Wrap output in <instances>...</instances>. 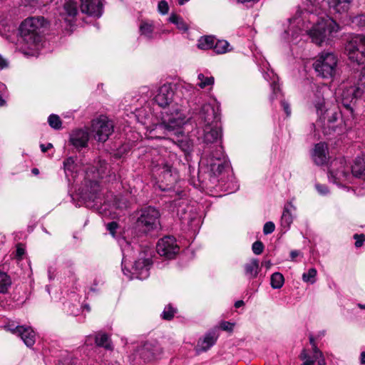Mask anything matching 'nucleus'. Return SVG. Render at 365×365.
Masks as SVG:
<instances>
[{"mask_svg": "<svg viewBox=\"0 0 365 365\" xmlns=\"http://www.w3.org/2000/svg\"><path fill=\"white\" fill-rule=\"evenodd\" d=\"M349 59L358 65L365 63V36L356 35L350 38L345 45Z\"/></svg>", "mask_w": 365, "mask_h": 365, "instance_id": "obj_7", "label": "nucleus"}, {"mask_svg": "<svg viewBox=\"0 0 365 365\" xmlns=\"http://www.w3.org/2000/svg\"><path fill=\"white\" fill-rule=\"evenodd\" d=\"M259 272V267L258 259H252L245 264V274L250 279L256 278Z\"/></svg>", "mask_w": 365, "mask_h": 365, "instance_id": "obj_29", "label": "nucleus"}, {"mask_svg": "<svg viewBox=\"0 0 365 365\" xmlns=\"http://www.w3.org/2000/svg\"><path fill=\"white\" fill-rule=\"evenodd\" d=\"M315 187L317 192L322 195H326L329 192L328 187L326 185L317 183L315 185Z\"/></svg>", "mask_w": 365, "mask_h": 365, "instance_id": "obj_47", "label": "nucleus"}, {"mask_svg": "<svg viewBox=\"0 0 365 365\" xmlns=\"http://www.w3.org/2000/svg\"><path fill=\"white\" fill-rule=\"evenodd\" d=\"M351 179L354 176L357 178H365V162L362 158H356L354 165L351 166Z\"/></svg>", "mask_w": 365, "mask_h": 365, "instance_id": "obj_30", "label": "nucleus"}, {"mask_svg": "<svg viewBox=\"0 0 365 365\" xmlns=\"http://www.w3.org/2000/svg\"><path fill=\"white\" fill-rule=\"evenodd\" d=\"M99 191L100 185L97 181L86 180L84 185L78 190L77 195L82 203L89 207L91 202L98 199Z\"/></svg>", "mask_w": 365, "mask_h": 365, "instance_id": "obj_13", "label": "nucleus"}, {"mask_svg": "<svg viewBox=\"0 0 365 365\" xmlns=\"http://www.w3.org/2000/svg\"><path fill=\"white\" fill-rule=\"evenodd\" d=\"M259 0H237L238 3L246 4L248 6V4H250L252 6V4L258 2Z\"/></svg>", "mask_w": 365, "mask_h": 365, "instance_id": "obj_59", "label": "nucleus"}, {"mask_svg": "<svg viewBox=\"0 0 365 365\" xmlns=\"http://www.w3.org/2000/svg\"><path fill=\"white\" fill-rule=\"evenodd\" d=\"M200 129L202 130V133L199 134V139L205 144L203 150L211 151L210 149L216 148L217 145H215L221 140L222 138V128L219 123H215L212 125L197 126Z\"/></svg>", "mask_w": 365, "mask_h": 365, "instance_id": "obj_11", "label": "nucleus"}, {"mask_svg": "<svg viewBox=\"0 0 365 365\" xmlns=\"http://www.w3.org/2000/svg\"><path fill=\"white\" fill-rule=\"evenodd\" d=\"M327 147L324 143H319L315 145L312 155L314 163L318 165H322L327 161Z\"/></svg>", "mask_w": 365, "mask_h": 365, "instance_id": "obj_26", "label": "nucleus"}, {"mask_svg": "<svg viewBox=\"0 0 365 365\" xmlns=\"http://www.w3.org/2000/svg\"><path fill=\"white\" fill-rule=\"evenodd\" d=\"M197 79L200 81L197 85L201 88H205L207 86L213 85L215 81V79L212 76L206 77L202 73L198 74Z\"/></svg>", "mask_w": 365, "mask_h": 365, "instance_id": "obj_37", "label": "nucleus"}, {"mask_svg": "<svg viewBox=\"0 0 365 365\" xmlns=\"http://www.w3.org/2000/svg\"><path fill=\"white\" fill-rule=\"evenodd\" d=\"M113 123L106 117L93 120L91 125V133L98 142H106L113 132Z\"/></svg>", "mask_w": 365, "mask_h": 365, "instance_id": "obj_12", "label": "nucleus"}, {"mask_svg": "<svg viewBox=\"0 0 365 365\" xmlns=\"http://www.w3.org/2000/svg\"><path fill=\"white\" fill-rule=\"evenodd\" d=\"M9 66V61L0 55V70L6 68Z\"/></svg>", "mask_w": 365, "mask_h": 365, "instance_id": "obj_57", "label": "nucleus"}, {"mask_svg": "<svg viewBox=\"0 0 365 365\" xmlns=\"http://www.w3.org/2000/svg\"><path fill=\"white\" fill-rule=\"evenodd\" d=\"M48 123L49 125L56 130H58L61 128L62 122L58 115L51 114L48 118Z\"/></svg>", "mask_w": 365, "mask_h": 365, "instance_id": "obj_40", "label": "nucleus"}, {"mask_svg": "<svg viewBox=\"0 0 365 365\" xmlns=\"http://www.w3.org/2000/svg\"><path fill=\"white\" fill-rule=\"evenodd\" d=\"M314 106L318 115L324 120L327 118L328 126L331 128L333 131H336V128L333 124L338 120L340 113L336 110H327L324 113H323L324 99L319 91L317 93V100L314 102Z\"/></svg>", "mask_w": 365, "mask_h": 365, "instance_id": "obj_18", "label": "nucleus"}, {"mask_svg": "<svg viewBox=\"0 0 365 365\" xmlns=\"http://www.w3.org/2000/svg\"><path fill=\"white\" fill-rule=\"evenodd\" d=\"M44 23L45 19L42 16L27 18L21 23L19 29L21 37L28 48H33L41 42Z\"/></svg>", "mask_w": 365, "mask_h": 365, "instance_id": "obj_3", "label": "nucleus"}, {"mask_svg": "<svg viewBox=\"0 0 365 365\" xmlns=\"http://www.w3.org/2000/svg\"><path fill=\"white\" fill-rule=\"evenodd\" d=\"M60 14L66 21L72 22L78 14V6L76 0H65Z\"/></svg>", "mask_w": 365, "mask_h": 365, "instance_id": "obj_23", "label": "nucleus"}, {"mask_svg": "<svg viewBox=\"0 0 365 365\" xmlns=\"http://www.w3.org/2000/svg\"><path fill=\"white\" fill-rule=\"evenodd\" d=\"M360 362L361 364L365 365V351H362L360 354Z\"/></svg>", "mask_w": 365, "mask_h": 365, "instance_id": "obj_64", "label": "nucleus"}, {"mask_svg": "<svg viewBox=\"0 0 365 365\" xmlns=\"http://www.w3.org/2000/svg\"><path fill=\"white\" fill-rule=\"evenodd\" d=\"M175 312L176 310L173 307L168 305L165 307L162 313V317L164 319L170 320L173 318Z\"/></svg>", "mask_w": 365, "mask_h": 365, "instance_id": "obj_43", "label": "nucleus"}, {"mask_svg": "<svg viewBox=\"0 0 365 365\" xmlns=\"http://www.w3.org/2000/svg\"><path fill=\"white\" fill-rule=\"evenodd\" d=\"M158 11L163 14H165L168 13V5L165 1H160L158 3Z\"/></svg>", "mask_w": 365, "mask_h": 365, "instance_id": "obj_49", "label": "nucleus"}, {"mask_svg": "<svg viewBox=\"0 0 365 365\" xmlns=\"http://www.w3.org/2000/svg\"><path fill=\"white\" fill-rule=\"evenodd\" d=\"M135 227L139 232L148 234L160 227L159 210L153 206H145L136 211Z\"/></svg>", "mask_w": 365, "mask_h": 365, "instance_id": "obj_4", "label": "nucleus"}, {"mask_svg": "<svg viewBox=\"0 0 365 365\" xmlns=\"http://www.w3.org/2000/svg\"><path fill=\"white\" fill-rule=\"evenodd\" d=\"M281 105H282L284 112L286 113L287 115L289 116L291 114V109L289 107V104L287 102L282 101L281 102Z\"/></svg>", "mask_w": 365, "mask_h": 365, "instance_id": "obj_56", "label": "nucleus"}, {"mask_svg": "<svg viewBox=\"0 0 365 365\" xmlns=\"http://www.w3.org/2000/svg\"><path fill=\"white\" fill-rule=\"evenodd\" d=\"M24 253H25L24 248L21 245H18L16 251V257L19 259H21L23 255H24Z\"/></svg>", "mask_w": 365, "mask_h": 365, "instance_id": "obj_53", "label": "nucleus"}, {"mask_svg": "<svg viewBox=\"0 0 365 365\" xmlns=\"http://www.w3.org/2000/svg\"><path fill=\"white\" fill-rule=\"evenodd\" d=\"M299 252L297 250H292L291 252H290V257H291V259L293 260L294 259L295 257H297L298 255H299Z\"/></svg>", "mask_w": 365, "mask_h": 365, "instance_id": "obj_62", "label": "nucleus"}, {"mask_svg": "<svg viewBox=\"0 0 365 365\" xmlns=\"http://www.w3.org/2000/svg\"><path fill=\"white\" fill-rule=\"evenodd\" d=\"M174 95L172 84L165 83L158 89L154 101L160 107L165 108L173 103Z\"/></svg>", "mask_w": 365, "mask_h": 365, "instance_id": "obj_20", "label": "nucleus"}, {"mask_svg": "<svg viewBox=\"0 0 365 365\" xmlns=\"http://www.w3.org/2000/svg\"><path fill=\"white\" fill-rule=\"evenodd\" d=\"M53 145L51 143H48L47 145L41 144L40 148L43 153H46L48 149L51 148Z\"/></svg>", "mask_w": 365, "mask_h": 365, "instance_id": "obj_60", "label": "nucleus"}, {"mask_svg": "<svg viewBox=\"0 0 365 365\" xmlns=\"http://www.w3.org/2000/svg\"><path fill=\"white\" fill-rule=\"evenodd\" d=\"M140 34L148 39L153 38V26L148 23H142L140 26Z\"/></svg>", "mask_w": 365, "mask_h": 365, "instance_id": "obj_38", "label": "nucleus"}, {"mask_svg": "<svg viewBox=\"0 0 365 365\" xmlns=\"http://www.w3.org/2000/svg\"><path fill=\"white\" fill-rule=\"evenodd\" d=\"M215 38L212 36H205L198 40L197 47L200 49L207 50L214 47Z\"/></svg>", "mask_w": 365, "mask_h": 365, "instance_id": "obj_31", "label": "nucleus"}, {"mask_svg": "<svg viewBox=\"0 0 365 365\" xmlns=\"http://www.w3.org/2000/svg\"><path fill=\"white\" fill-rule=\"evenodd\" d=\"M275 225L272 222H267L263 227V232L264 235H269L274 231Z\"/></svg>", "mask_w": 365, "mask_h": 365, "instance_id": "obj_46", "label": "nucleus"}, {"mask_svg": "<svg viewBox=\"0 0 365 365\" xmlns=\"http://www.w3.org/2000/svg\"><path fill=\"white\" fill-rule=\"evenodd\" d=\"M309 343L312 346L313 355L309 356L306 349H303L301 354L300 359L304 360V363L302 365H314V362L317 361L318 365H325L326 361L322 352L317 348L314 338L312 335H310Z\"/></svg>", "mask_w": 365, "mask_h": 365, "instance_id": "obj_19", "label": "nucleus"}, {"mask_svg": "<svg viewBox=\"0 0 365 365\" xmlns=\"http://www.w3.org/2000/svg\"><path fill=\"white\" fill-rule=\"evenodd\" d=\"M137 353L145 362H150L160 357L163 348L155 340L148 341L138 349Z\"/></svg>", "mask_w": 365, "mask_h": 365, "instance_id": "obj_14", "label": "nucleus"}, {"mask_svg": "<svg viewBox=\"0 0 365 365\" xmlns=\"http://www.w3.org/2000/svg\"><path fill=\"white\" fill-rule=\"evenodd\" d=\"M89 135L87 130L78 129L74 130L70 137L71 143L77 149L86 148L88 145Z\"/></svg>", "mask_w": 365, "mask_h": 365, "instance_id": "obj_22", "label": "nucleus"}, {"mask_svg": "<svg viewBox=\"0 0 365 365\" xmlns=\"http://www.w3.org/2000/svg\"><path fill=\"white\" fill-rule=\"evenodd\" d=\"M284 283V278L280 272H274L271 275L270 285L273 289H280Z\"/></svg>", "mask_w": 365, "mask_h": 365, "instance_id": "obj_35", "label": "nucleus"}, {"mask_svg": "<svg viewBox=\"0 0 365 365\" xmlns=\"http://www.w3.org/2000/svg\"><path fill=\"white\" fill-rule=\"evenodd\" d=\"M81 11L88 16L99 18L103 14L102 0H80Z\"/></svg>", "mask_w": 365, "mask_h": 365, "instance_id": "obj_21", "label": "nucleus"}, {"mask_svg": "<svg viewBox=\"0 0 365 365\" xmlns=\"http://www.w3.org/2000/svg\"><path fill=\"white\" fill-rule=\"evenodd\" d=\"M217 337L215 332L206 334L204 339L198 341L197 350L200 351H206L215 344Z\"/></svg>", "mask_w": 365, "mask_h": 365, "instance_id": "obj_28", "label": "nucleus"}, {"mask_svg": "<svg viewBox=\"0 0 365 365\" xmlns=\"http://www.w3.org/2000/svg\"><path fill=\"white\" fill-rule=\"evenodd\" d=\"M292 209H295L292 202H288L284 205L281 217V225L284 229V231H287L289 228L293 221L292 215L291 214Z\"/></svg>", "mask_w": 365, "mask_h": 365, "instance_id": "obj_27", "label": "nucleus"}, {"mask_svg": "<svg viewBox=\"0 0 365 365\" xmlns=\"http://www.w3.org/2000/svg\"><path fill=\"white\" fill-rule=\"evenodd\" d=\"M358 86L361 87L364 91L365 89V67L361 72V76L359 78Z\"/></svg>", "mask_w": 365, "mask_h": 365, "instance_id": "obj_50", "label": "nucleus"}, {"mask_svg": "<svg viewBox=\"0 0 365 365\" xmlns=\"http://www.w3.org/2000/svg\"><path fill=\"white\" fill-rule=\"evenodd\" d=\"M317 2V0H307V7L301 15L290 21L291 24L299 26L300 31H304L314 43L320 46L339 31V26L331 18L319 11Z\"/></svg>", "mask_w": 365, "mask_h": 365, "instance_id": "obj_1", "label": "nucleus"}, {"mask_svg": "<svg viewBox=\"0 0 365 365\" xmlns=\"http://www.w3.org/2000/svg\"><path fill=\"white\" fill-rule=\"evenodd\" d=\"M202 160L206 161V165L210 168L211 172L216 176L222 175L230 168V164L225 160L222 146L219 145L215 150H203Z\"/></svg>", "mask_w": 365, "mask_h": 365, "instance_id": "obj_5", "label": "nucleus"}, {"mask_svg": "<svg viewBox=\"0 0 365 365\" xmlns=\"http://www.w3.org/2000/svg\"><path fill=\"white\" fill-rule=\"evenodd\" d=\"M29 4H31L32 6H34L36 4H38L41 0H24Z\"/></svg>", "mask_w": 365, "mask_h": 365, "instance_id": "obj_63", "label": "nucleus"}, {"mask_svg": "<svg viewBox=\"0 0 365 365\" xmlns=\"http://www.w3.org/2000/svg\"><path fill=\"white\" fill-rule=\"evenodd\" d=\"M186 116L177 106L162 113L161 122L150 131L151 138L165 139L174 144L182 143L185 138L182 126L186 122Z\"/></svg>", "mask_w": 365, "mask_h": 365, "instance_id": "obj_2", "label": "nucleus"}, {"mask_svg": "<svg viewBox=\"0 0 365 365\" xmlns=\"http://www.w3.org/2000/svg\"><path fill=\"white\" fill-rule=\"evenodd\" d=\"M19 336L28 347H32L36 342V333L31 327L21 326L19 328Z\"/></svg>", "mask_w": 365, "mask_h": 365, "instance_id": "obj_25", "label": "nucleus"}, {"mask_svg": "<svg viewBox=\"0 0 365 365\" xmlns=\"http://www.w3.org/2000/svg\"><path fill=\"white\" fill-rule=\"evenodd\" d=\"M221 327L223 330L232 329V324L227 322H225L221 324Z\"/></svg>", "mask_w": 365, "mask_h": 365, "instance_id": "obj_61", "label": "nucleus"}, {"mask_svg": "<svg viewBox=\"0 0 365 365\" xmlns=\"http://www.w3.org/2000/svg\"><path fill=\"white\" fill-rule=\"evenodd\" d=\"M313 66L319 76L324 78H331L336 71V56L330 52H322L318 56Z\"/></svg>", "mask_w": 365, "mask_h": 365, "instance_id": "obj_6", "label": "nucleus"}, {"mask_svg": "<svg viewBox=\"0 0 365 365\" xmlns=\"http://www.w3.org/2000/svg\"><path fill=\"white\" fill-rule=\"evenodd\" d=\"M63 166L66 175L68 177V173H73L76 167L74 158L72 157L66 158L63 161Z\"/></svg>", "mask_w": 365, "mask_h": 365, "instance_id": "obj_41", "label": "nucleus"}, {"mask_svg": "<svg viewBox=\"0 0 365 365\" xmlns=\"http://www.w3.org/2000/svg\"><path fill=\"white\" fill-rule=\"evenodd\" d=\"M169 21L175 24L178 27V29L180 30H182V31H187V26L186 25V24L183 21V20L182 19V18H180V16H178V15L176 14H173L170 16L169 18Z\"/></svg>", "mask_w": 365, "mask_h": 365, "instance_id": "obj_39", "label": "nucleus"}, {"mask_svg": "<svg viewBox=\"0 0 365 365\" xmlns=\"http://www.w3.org/2000/svg\"><path fill=\"white\" fill-rule=\"evenodd\" d=\"M151 260L149 258L140 257L134 262L132 269L130 270L125 267V259L123 257L122 261V271L130 279L133 278L145 279L148 277Z\"/></svg>", "mask_w": 365, "mask_h": 365, "instance_id": "obj_10", "label": "nucleus"}, {"mask_svg": "<svg viewBox=\"0 0 365 365\" xmlns=\"http://www.w3.org/2000/svg\"><path fill=\"white\" fill-rule=\"evenodd\" d=\"M152 163L154 165V169L160 171V179L162 182H165L167 189H170L177 182V173L170 165L164 163L163 160H153Z\"/></svg>", "mask_w": 365, "mask_h": 365, "instance_id": "obj_15", "label": "nucleus"}, {"mask_svg": "<svg viewBox=\"0 0 365 365\" xmlns=\"http://www.w3.org/2000/svg\"><path fill=\"white\" fill-rule=\"evenodd\" d=\"M316 275L317 269L315 268H310L307 272H305L302 274V279L304 282L314 284L315 282Z\"/></svg>", "mask_w": 365, "mask_h": 365, "instance_id": "obj_42", "label": "nucleus"}, {"mask_svg": "<svg viewBox=\"0 0 365 365\" xmlns=\"http://www.w3.org/2000/svg\"><path fill=\"white\" fill-rule=\"evenodd\" d=\"M118 227V224L115 222H109L107 225V229L110 231L112 235H114L115 230Z\"/></svg>", "mask_w": 365, "mask_h": 365, "instance_id": "obj_54", "label": "nucleus"}, {"mask_svg": "<svg viewBox=\"0 0 365 365\" xmlns=\"http://www.w3.org/2000/svg\"><path fill=\"white\" fill-rule=\"evenodd\" d=\"M115 205L118 208L123 210L125 209L128 206V202L125 199H115Z\"/></svg>", "mask_w": 365, "mask_h": 365, "instance_id": "obj_51", "label": "nucleus"}, {"mask_svg": "<svg viewBox=\"0 0 365 365\" xmlns=\"http://www.w3.org/2000/svg\"><path fill=\"white\" fill-rule=\"evenodd\" d=\"M252 249L255 255H260L263 252L264 245L260 241H256L253 243Z\"/></svg>", "mask_w": 365, "mask_h": 365, "instance_id": "obj_44", "label": "nucleus"}, {"mask_svg": "<svg viewBox=\"0 0 365 365\" xmlns=\"http://www.w3.org/2000/svg\"><path fill=\"white\" fill-rule=\"evenodd\" d=\"M353 0H327L329 7L332 12L343 14L347 13Z\"/></svg>", "mask_w": 365, "mask_h": 365, "instance_id": "obj_24", "label": "nucleus"}, {"mask_svg": "<svg viewBox=\"0 0 365 365\" xmlns=\"http://www.w3.org/2000/svg\"><path fill=\"white\" fill-rule=\"evenodd\" d=\"M350 168L346 166L344 158L335 159L331 163L329 170V180L339 185L351 182Z\"/></svg>", "mask_w": 365, "mask_h": 365, "instance_id": "obj_9", "label": "nucleus"}, {"mask_svg": "<svg viewBox=\"0 0 365 365\" xmlns=\"http://www.w3.org/2000/svg\"><path fill=\"white\" fill-rule=\"evenodd\" d=\"M352 22L359 26H365V14H361L354 16L353 18Z\"/></svg>", "mask_w": 365, "mask_h": 365, "instance_id": "obj_45", "label": "nucleus"}, {"mask_svg": "<svg viewBox=\"0 0 365 365\" xmlns=\"http://www.w3.org/2000/svg\"><path fill=\"white\" fill-rule=\"evenodd\" d=\"M96 343L98 346L104 347L106 349H111L109 336L105 333H98L96 336Z\"/></svg>", "mask_w": 365, "mask_h": 365, "instance_id": "obj_36", "label": "nucleus"}, {"mask_svg": "<svg viewBox=\"0 0 365 365\" xmlns=\"http://www.w3.org/2000/svg\"><path fill=\"white\" fill-rule=\"evenodd\" d=\"M264 79L270 81V86L272 89L274 94H277V92L279 91V86L278 85V76L273 72V71H268L263 74Z\"/></svg>", "mask_w": 365, "mask_h": 365, "instance_id": "obj_32", "label": "nucleus"}, {"mask_svg": "<svg viewBox=\"0 0 365 365\" xmlns=\"http://www.w3.org/2000/svg\"><path fill=\"white\" fill-rule=\"evenodd\" d=\"M157 252L166 259H173L179 252V247L173 237L166 236L158 240L156 245Z\"/></svg>", "mask_w": 365, "mask_h": 365, "instance_id": "obj_16", "label": "nucleus"}, {"mask_svg": "<svg viewBox=\"0 0 365 365\" xmlns=\"http://www.w3.org/2000/svg\"><path fill=\"white\" fill-rule=\"evenodd\" d=\"M174 205L175 207H178V209H177V213L178 215H180V212H185V208L183 207L182 205H181V202H179V201H175L174 202Z\"/></svg>", "mask_w": 365, "mask_h": 365, "instance_id": "obj_58", "label": "nucleus"}, {"mask_svg": "<svg viewBox=\"0 0 365 365\" xmlns=\"http://www.w3.org/2000/svg\"><path fill=\"white\" fill-rule=\"evenodd\" d=\"M232 50L230 43L225 40H216L213 51L217 54H223Z\"/></svg>", "mask_w": 365, "mask_h": 365, "instance_id": "obj_33", "label": "nucleus"}, {"mask_svg": "<svg viewBox=\"0 0 365 365\" xmlns=\"http://www.w3.org/2000/svg\"><path fill=\"white\" fill-rule=\"evenodd\" d=\"M364 91L358 86H351L344 88L341 93L342 106L351 113L353 112L352 105L360 98Z\"/></svg>", "mask_w": 365, "mask_h": 365, "instance_id": "obj_17", "label": "nucleus"}, {"mask_svg": "<svg viewBox=\"0 0 365 365\" xmlns=\"http://www.w3.org/2000/svg\"><path fill=\"white\" fill-rule=\"evenodd\" d=\"M354 238L356 240L355 246L356 247H361L363 243H364V240H365L364 235H363V234H361V235L355 234L354 235Z\"/></svg>", "mask_w": 365, "mask_h": 365, "instance_id": "obj_48", "label": "nucleus"}, {"mask_svg": "<svg viewBox=\"0 0 365 365\" xmlns=\"http://www.w3.org/2000/svg\"><path fill=\"white\" fill-rule=\"evenodd\" d=\"M21 326H14V324H7L4 326V329L6 331H11L13 334H17L19 335V328Z\"/></svg>", "mask_w": 365, "mask_h": 365, "instance_id": "obj_52", "label": "nucleus"}, {"mask_svg": "<svg viewBox=\"0 0 365 365\" xmlns=\"http://www.w3.org/2000/svg\"><path fill=\"white\" fill-rule=\"evenodd\" d=\"M5 89L6 86L0 82V106H3L6 103V101L2 98V95Z\"/></svg>", "mask_w": 365, "mask_h": 365, "instance_id": "obj_55", "label": "nucleus"}, {"mask_svg": "<svg viewBox=\"0 0 365 365\" xmlns=\"http://www.w3.org/2000/svg\"><path fill=\"white\" fill-rule=\"evenodd\" d=\"M11 285L10 277L4 272L0 271V294H6Z\"/></svg>", "mask_w": 365, "mask_h": 365, "instance_id": "obj_34", "label": "nucleus"}, {"mask_svg": "<svg viewBox=\"0 0 365 365\" xmlns=\"http://www.w3.org/2000/svg\"><path fill=\"white\" fill-rule=\"evenodd\" d=\"M218 107L210 103L202 104L200 108H195L193 115L191 117L194 119L197 126L212 125L219 123Z\"/></svg>", "mask_w": 365, "mask_h": 365, "instance_id": "obj_8", "label": "nucleus"}]
</instances>
